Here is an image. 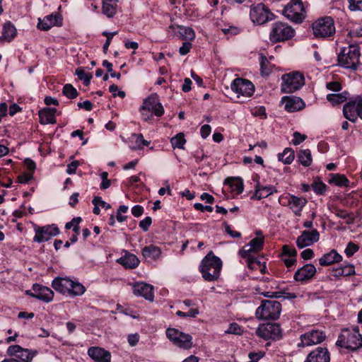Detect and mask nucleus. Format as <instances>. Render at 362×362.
Listing matches in <instances>:
<instances>
[{
  "label": "nucleus",
  "instance_id": "1",
  "mask_svg": "<svg viewBox=\"0 0 362 362\" xmlns=\"http://www.w3.org/2000/svg\"><path fill=\"white\" fill-rule=\"evenodd\" d=\"M360 42L351 40L349 42V51L346 52V47H341L337 56L338 65L345 68L356 71L360 63Z\"/></svg>",
  "mask_w": 362,
  "mask_h": 362
},
{
  "label": "nucleus",
  "instance_id": "2",
  "mask_svg": "<svg viewBox=\"0 0 362 362\" xmlns=\"http://www.w3.org/2000/svg\"><path fill=\"white\" fill-rule=\"evenodd\" d=\"M222 269L221 259L212 251L209 252L202 260L199 270L203 279L206 281H216Z\"/></svg>",
  "mask_w": 362,
  "mask_h": 362
},
{
  "label": "nucleus",
  "instance_id": "3",
  "mask_svg": "<svg viewBox=\"0 0 362 362\" xmlns=\"http://www.w3.org/2000/svg\"><path fill=\"white\" fill-rule=\"evenodd\" d=\"M336 346L351 351H355L361 348L362 334H360L358 327H354L352 331L344 329L338 336Z\"/></svg>",
  "mask_w": 362,
  "mask_h": 362
},
{
  "label": "nucleus",
  "instance_id": "4",
  "mask_svg": "<svg viewBox=\"0 0 362 362\" xmlns=\"http://www.w3.org/2000/svg\"><path fill=\"white\" fill-rule=\"evenodd\" d=\"M281 312V304L274 300H262L256 309L255 316L260 320H276Z\"/></svg>",
  "mask_w": 362,
  "mask_h": 362
},
{
  "label": "nucleus",
  "instance_id": "5",
  "mask_svg": "<svg viewBox=\"0 0 362 362\" xmlns=\"http://www.w3.org/2000/svg\"><path fill=\"white\" fill-rule=\"evenodd\" d=\"M296 35L295 30L286 23L277 21L272 25L269 40L274 43L285 42L292 39Z\"/></svg>",
  "mask_w": 362,
  "mask_h": 362
},
{
  "label": "nucleus",
  "instance_id": "6",
  "mask_svg": "<svg viewBox=\"0 0 362 362\" xmlns=\"http://www.w3.org/2000/svg\"><path fill=\"white\" fill-rule=\"evenodd\" d=\"M312 28L316 37L327 38L333 37L335 34L334 19L331 16H325L315 21Z\"/></svg>",
  "mask_w": 362,
  "mask_h": 362
},
{
  "label": "nucleus",
  "instance_id": "7",
  "mask_svg": "<svg viewBox=\"0 0 362 362\" xmlns=\"http://www.w3.org/2000/svg\"><path fill=\"white\" fill-rule=\"evenodd\" d=\"M255 334L265 341H278L283 338V330L280 324L276 322L260 324L256 329Z\"/></svg>",
  "mask_w": 362,
  "mask_h": 362
},
{
  "label": "nucleus",
  "instance_id": "8",
  "mask_svg": "<svg viewBox=\"0 0 362 362\" xmlns=\"http://www.w3.org/2000/svg\"><path fill=\"white\" fill-rule=\"evenodd\" d=\"M281 90L282 93H291L299 90L305 84V78L299 71L285 74L281 77Z\"/></svg>",
  "mask_w": 362,
  "mask_h": 362
},
{
  "label": "nucleus",
  "instance_id": "9",
  "mask_svg": "<svg viewBox=\"0 0 362 362\" xmlns=\"http://www.w3.org/2000/svg\"><path fill=\"white\" fill-rule=\"evenodd\" d=\"M283 15L291 21L300 23L305 18L302 0H291L284 8Z\"/></svg>",
  "mask_w": 362,
  "mask_h": 362
},
{
  "label": "nucleus",
  "instance_id": "10",
  "mask_svg": "<svg viewBox=\"0 0 362 362\" xmlns=\"http://www.w3.org/2000/svg\"><path fill=\"white\" fill-rule=\"evenodd\" d=\"M343 115L351 122H356L358 117L362 119V98L356 95L344 105Z\"/></svg>",
  "mask_w": 362,
  "mask_h": 362
},
{
  "label": "nucleus",
  "instance_id": "11",
  "mask_svg": "<svg viewBox=\"0 0 362 362\" xmlns=\"http://www.w3.org/2000/svg\"><path fill=\"white\" fill-rule=\"evenodd\" d=\"M250 16L254 23L264 25L273 20L275 15L266 5L260 3L251 7Z\"/></svg>",
  "mask_w": 362,
  "mask_h": 362
},
{
  "label": "nucleus",
  "instance_id": "12",
  "mask_svg": "<svg viewBox=\"0 0 362 362\" xmlns=\"http://www.w3.org/2000/svg\"><path fill=\"white\" fill-rule=\"evenodd\" d=\"M327 338L325 331L320 329L313 328L300 334V341L297 344L298 348L310 346L322 343Z\"/></svg>",
  "mask_w": 362,
  "mask_h": 362
},
{
  "label": "nucleus",
  "instance_id": "13",
  "mask_svg": "<svg viewBox=\"0 0 362 362\" xmlns=\"http://www.w3.org/2000/svg\"><path fill=\"white\" fill-rule=\"evenodd\" d=\"M165 334L168 339L175 346L184 349L192 348V337L190 334H185L175 328H168Z\"/></svg>",
  "mask_w": 362,
  "mask_h": 362
},
{
  "label": "nucleus",
  "instance_id": "14",
  "mask_svg": "<svg viewBox=\"0 0 362 362\" xmlns=\"http://www.w3.org/2000/svg\"><path fill=\"white\" fill-rule=\"evenodd\" d=\"M34 231L35 233L33 241L41 243L49 240L60 233V230L57 225L52 223L43 226L34 225Z\"/></svg>",
  "mask_w": 362,
  "mask_h": 362
},
{
  "label": "nucleus",
  "instance_id": "15",
  "mask_svg": "<svg viewBox=\"0 0 362 362\" xmlns=\"http://www.w3.org/2000/svg\"><path fill=\"white\" fill-rule=\"evenodd\" d=\"M6 354L8 356L16 358L23 362H31L33 358L37 355V350L28 349L21 347L20 345H11L8 347Z\"/></svg>",
  "mask_w": 362,
  "mask_h": 362
},
{
  "label": "nucleus",
  "instance_id": "16",
  "mask_svg": "<svg viewBox=\"0 0 362 362\" xmlns=\"http://www.w3.org/2000/svg\"><path fill=\"white\" fill-rule=\"evenodd\" d=\"M231 90L245 97H250L255 92V86L249 80L243 78H235L230 84Z\"/></svg>",
  "mask_w": 362,
  "mask_h": 362
},
{
  "label": "nucleus",
  "instance_id": "17",
  "mask_svg": "<svg viewBox=\"0 0 362 362\" xmlns=\"http://www.w3.org/2000/svg\"><path fill=\"white\" fill-rule=\"evenodd\" d=\"M317 269L313 264H306L298 269L293 275V279L302 285L310 282L315 277Z\"/></svg>",
  "mask_w": 362,
  "mask_h": 362
},
{
  "label": "nucleus",
  "instance_id": "18",
  "mask_svg": "<svg viewBox=\"0 0 362 362\" xmlns=\"http://www.w3.org/2000/svg\"><path fill=\"white\" fill-rule=\"evenodd\" d=\"M32 288L33 292L31 291H26L28 296L45 303H49L53 300L54 292L51 288L38 284H33Z\"/></svg>",
  "mask_w": 362,
  "mask_h": 362
},
{
  "label": "nucleus",
  "instance_id": "19",
  "mask_svg": "<svg viewBox=\"0 0 362 362\" xmlns=\"http://www.w3.org/2000/svg\"><path fill=\"white\" fill-rule=\"evenodd\" d=\"M281 103L284 104V109L288 112L300 111L305 107L303 100L295 95L282 97Z\"/></svg>",
  "mask_w": 362,
  "mask_h": 362
},
{
  "label": "nucleus",
  "instance_id": "20",
  "mask_svg": "<svg viewBox=\"0 0 362 362\" xmlns=\"http://www.w3.org/2000/svg\"><path fill=\"white\" fill-rule=\"evenodd\" d=\"M319 238L320 233L317 229L304 230L302 232L301 235L297 238L296 245L298 248H304L317 242Z\"/></svg>",
  "mask_w": 362,
  "mask_h": 362
},
{
  "label": "nucleus",
  "instance_id": "21",
  "mask_svg": "<svg viewBox=\"0 0 362 362\" xmlns=\"http://www.w3.org/2000/svg\"><path fill=\"white\" fill-rule=\"evenodd\" d=\"M132 291L136 296L144 297L150 302L153 301L154 289L151 284L144 282H136L132 286Z\"/></svg>",
  "mask_w": 362,
  "mask_h": 362
},
{
  "label": "nucleus",
  "instance_id": "22",
  "mask_svg": "<svg viewBox=\"0 0 362 362\" xmlns=\"http://www.w3.org/2000/svg\"><path fill=\"white\" fill-rule=\"evenodd\" d=\"M304 362H330V353L326 347L318 346L308 354Z\"/></svg>",
  "mask_w": 362,
  "mask_h": 362
},
{
  "label": "nucleus",
  "instance_id": "23",
  "mask_svg": "<svg viewBox=\"0 0 362 362\" xmlns=\"http://www.w3.org/2000/svg\"><path fill=\"white\" fill-rule=\"evenodd\" d=\"M88 354L95 362H110L111 361L110 351L103 348L91 346L88 350Z\"/></svg>",
  "mask_w": 362,
  "mask_h": 362
},
{
  "label": "nucleus",
  "instance_id": "24",
  "mask_svg": "<svg viewBox=\"0 0 362 362\" xmlns=\"http://www.w3.org/2000/svg\"><path fill=\"white\" fill-rule=\"evenodd\" d=\"M62 25V18L59 14H51L45 16L42 21H40L37 24V28L41 30H49L53 26H61Z\"/></svg>",
  "mask_w": 362,
  "mask_h": 362
},
{
  "label": "nucleus",
  "instance_id": "25",
  "mask_svg": "<svg viewBox=\"0 0 362 362\" xmlns=\"http://www.w3.org/2000/svg\"><path fill=\"white\" fill-rule=\"evenodd\" d=\"M55 107H44L38 111L39 122L41 124H55L57 122Z\"/></svg>",
  "mask_w": 362,
  "mask_h": 362
},
{
  "label": "nucleus",
  "instance_id": "26",
  "mask_svg": "<svg viewBox=\"0 0 362 362\" xmlns=\"http://www.w3.org/2000/svg\"><path fill=\"white\" fill-rule=\"evenodd\" d=\"M71 280L67 277L63 278L60 276L55 277L52 282V287L57 292L68 296L69 286Z\"/></svg>",
  "mask_w": 362,
  "mask_h": 362
},
{
  "label": "nucleus",
  "instance_id": "27",
  "mask_svg": "<svg viewBox=\"0 0 362 362\" xmlns=\"http://www.w3.org/2000/svg\"><path fill=\"white\" fill-rule=\"evenodd\" d=\"M170 28L174 30L182 40L192 41L195 38V33L190 27L180 25H172L170 26Z\"/></svg>",
  "mask_w": 362,
  "mask_h": 362
},
{
  "label": "nucleus",
  "instance_id": "28",
  "mask_svg": "<svg viewBox=\"0 0 362 362\" xmlns=\"http://www.w3.org/2000/svg\"><path fill=\"white\" fill-rule=\"evenodd\" d=\"M117 262L125 269H135L140 263L139 258L135 255L130 252H127L124 256L119 258Z\"/></svg>",
  "mask_w": 362,
  "mask_h": 362
},
{
  "label": "nucleus",
  "instance_id": "29",
  "mask_svg": "<svg viewBox=\"0 0 362 362\" xmlns=\"http://www.w3.org/2000/svg\"><path fill=\"white\" fill-rule=\"evenodd\" d=\"M161 249L155 245L151 244L144 247L141 254L145 259L157 261L161 256Z\"/></svg>",
  "mask_w": 362,
  "mask_h": 362
},
{
  "label": "nucleus",
  "instance_id": "30",
  "mask_svg": "<svg viewBox=\"0 0 362 362\" xmlns=\"http://www.w3.org/2000/svg\"><path fill=\"white\" fill-rule=\"evenodd\" d=\"M342 260V256L336 250H332L329 252L323 255L319 259L321 266H329Z\"/></svg>",
  "mask_w": 362,
  "mask_h": 362
},
{
  "label": "nucleus",
  "instance_id": "31",
  "mask_svg": "<svg viewBox=\"0 0 362 362\" xmlns=\"http://www.w3.org/2000/svg\"><path fill=\"white\" fill-rule=\"evenodd\" d=\"M307 203L308 201L305 198L298 197L293 194L291 195V204L289 207L296 216H300L303 209Z\"/></svg>",
  "mask_w": 362,
  "mask_h": 362
},
{
  "label": "nucleus",
  "instance_id": "32",
  "mask_svg": "<svg viewBox=\"0 0 362 362\" xmlns=\"http://www.w3.org/2000/svg\"><path fill=\"white\" fill-rule=\"evenodd\" d=\"M224 185H228L232 192L240 194L244 190V182L241 177H228L224 181Z\"/></svg>",
  "mask_w": 362,
  "mask_h": 362
},
{
  "label": "nucleus",
  "instance_id": "33",
  "mask_svg": "<svg viewBox=\"0 0 362 362\" xmlns=\"http://www.w3.org/2000/svg\"><path fill=\"white\" fill-rule=\"evenodd\" d=\"M247 245H246L247 247ZM245 247V246L244 247ZM253 252H249L245 251V248H243L239 250V255L243 258L246 259L247 266L250 269H256V266L261 267V262L258 257H255L252 255Z\"/></svg>",
  "mask_w": 362,
  "mask_h": 362
},
{
  "label": "nucleus",
  "instance_id": "34",
  "mask_svg": "<svg viewBox=\"0 0 362 362\" xmlns=\"http://www.w3.org/2000/svg\"><path fill=\"white\" fill-rule=\"evenodd\" d=\"M297 162L303 167H310L313 163V156L310 149H300L297 152Z\"/></svg>",
  "mask_w": 362,
  "mask_h": 362
},
{
  "label": "nucleus",
  "instance_id": "35",
  "mask_svg": "<svg viewBox=\"0 0 362 362\" xmlns=\"http://www.w3.org/2000/svg\"><path fill=\"white\" fill-rule=\"evenodd\" d=\"M17 35V30L11 21L6 22L3 25L2 37L8 42L12 41Z\"/></svg>",
  "mask_w": 362,
  "mask_h": 362
},
{
  "label": "nucleus",
  "instance_id": "36",
  "mask_svg": "<svg viewBox=\"0 0 362 362\" xmlns=\"http://www.w3.org/2000/svg\"><path fill=\"white\" fill-rule=\"evenodd\" d=\"M259 65L262 76H269L275 68V65L272 64L263 54H259Z\"/></svg>",
  "mask_w": 362,
  "mask_h": 362
},
{
  "label": "nucleus",
  "instance_id": "37",
  "mask_svg": "<svg viewBox=\"0 0 362 362\" xmlns=\"http://www.w3.org/2000/svg\"><path fill=\"white\" fill-rule=\"evenodd\" d=\"M278 160L285 165H290L295 159V152L291 148H285L282 153L277 154Z\"/></svg>",
  "mask_w": 362,
  "mask_h": 362
},
{
  "label": "nucleus",
  "instance_id": "38",
  "mask_svg": "<svg viewBox=\"0 0 362 362\" xmlns=\"http://www.w3.org/2000/svg\"><path fill=\"white\" fill-rule=\"evenodd\" d=\"M330 179L329 183L334 185L338 187H348L349 185V180L346 175L339 173H330Z\"/></svg>",
  "mask_w": 362,
  "mask_h": 362
},
{
  "label": "nucleus",
  "instance_id": "39",
  "mask_svg": "<svg viewBox=\"0 0 362 362\" xmlns=\"http://www.w3.org/2000/svg\"><path fill=\"white\" fill-rule=\"evenodd\" d=\"M109 0H103L102 12L107 18H113L117 13V2H109Z\"/></svg>",
  "mask_w": 362,
  "mask_h": 362
},
{
  "label": "nucleus",
  "instance_id": "40",
  "mask_svg": "<svg viewBox=\"0 0 362 362\" xmlns=\"http://www.w3.org/2000/svg\"><path fill=\"white\" fill-rule=\"evenodd\" d=\"M152 114H145L144 112H142V115L144 117V120H151L153 118V115H155L158 117H160L164 115L165 110L163 106V105L160 103V100H158L157 103L153 105V107H151V111Z\"/></svg>",
  "mask_w": 362,
  "mask_h": 362
},
{
  "label": "nucleus",
  "instance_id": "41",
  "mask_svg": "<svg viewBox=\"0 0 362 362\" xmlns=\"http://www.w3.org/2000/svg\"><path fill=\"white\" fill-rule=\"evenodd\" d=\"M264 244V237H256L252 238L249 245L250 247L249 249H245L246 252H258L263 249Z\"/></svg>",
  "mask_w": 362,
  "mask_h": 362
},
{
  "label": "nucleus",
  "instance_id": "42",
  "mask_svg": "<svg viewBox=\"0 0 362 362\" xmlns=\"http://www.w3.org/2000/svg\"><path fill=\"white\" fill-rule=\"evenodd\" d=\"M349 95L347 91L341 93H330L327 95V100L333 105H335L346 101Z\"/></svg>",
  "mask_w": 362,
  "mask_h": 362
},
{
  "label": "nucleus",
  "instance_id": "43",
  "mask_svg": "<svg viewBox=\"0 0 362 362\" xmlns=\"http://www.w3.org/2000/svg\"><path fill=\"white\" fill-rule=\"evenodd\" d=\"M158 100L159 97L156 93L151 94L144 100L143 105L141 106L140 110L150 112L151 111V107H153Z\"/></svg>",
  "mask_w": 362,
  "mask_h": 362
},
{
  "label": "nucleus",
  "instance_id": "44",
  "mask_svg": "<svg viewBox=\"0 0 362 362\" xmlns=\"http://www.w3.org/2000/svg\"><path fill=\"white\" fill-rule=\"evenodd\" d=\"M71 286H69V291L68 296H77L83 295L86 291L85 286L78 281H74L71 280Z\"/></svg>",
  "mask_w": 362,
  "mask_h": 362
},
{
  "label": "nucleus",
  "instance_id": "45",
  "mask_svg": "<svg viewBox=\"0 0 362 362\" xmlns=\"http://www.w3.org/2000/svg\"><path fill=\"white\" fill-rule=\"evenodd\" d=\"M75 74L78 78L83 81V83L85 86H88L90 83V81L93 78V75L90 73H86L83 67H78L75 71Z\"/></svg>",
  "mask_w": 362,
  "mask_h": 362
},
{
  "label": "nucleus",
  "instance_id": "46",
  "mask_svg": "<svg viewBox=\"0 0 362 362\" xmlns=\"http://www.w3.org/2000/svg\"><path fill=\"white\" fill-rule=\"evenodd\" d=\"M179 10L180 12H182L183 14L187 18H192L198 16V11L192 5L186 4L185 3L182 5Z\"/></svg>",
  "mask_w": 362,
  "mask_h": 362
},
{
  "label": "nucleus",
  "instance_id": "47",
  "mask_svg": "<svg viewBox=\"0 0 362 362\" xmlns=\"http://www.w3.org/2000/svg\"><path fill=\"white\" fill-rule=\"evenodd\" d=\"M170 143L174 148L184 149V145L186 143L184 134L182 132L177 134L175 136L172 137Z\"/></svg>",
  "mask_w": 362,
  "mask_h": 362
},
{
  "label": "nucleus",
  "instance_id": "48",
  "mask_svg": "<svg viewBox=\"0 0 362 362\" xmlns=\"http://www.w3.org/2000/svg\"><path fill=\"white\" fill-rule=\"evenodd\" d=\"M62 93L69 99H74L78 95L77 90L71 83H66L63 86Z\"/></svg>",
  "mask_w": 362,
  "mask_h": 362
},
{
  "label": "nucleus",
  "instance_id": "49",
  "mask_svg": "<svg viewBox=\"0 0 362 362\" xmlns=\"http://www.w3.org/2000/svg\"><path fill=\"white\" fill-rule=\"evenodd\" d=\"M311 187L314 192L317 195L324 194L328 188L327 185L321 180L314 181L311 185Z\"/></svg>",
  "mask_w": 362,
  "mask_h": 362
},
{
  "label": "nucleus",
  "instance_id": "50",
  "mask_svg": "<svg viewBox=\"0 0 362 362\" xmlns=\"http://www.w3.org/2000/svg\"><path fill=\"white\" fill-rule=\"evenodd\" d=\"M117 33H118L117 31H115V32H112V33H109L107 31H103L102 33V35L107 37V39L103 45V51L105 54H107V52L108 51V48H109V46L110 45L112 37L115 35H116Z\"/></svg>",
  "mask_w": 362,
  "mask_h": 362
},
{
  "label": "nucleus",
  "instance_id": "51",
  "mask_svg": "<svg viewBox=\"0 0 362 362\" xmlns=\"http://www.w3.org/2000/svg\"><path fill=\"white\" fill-rule=\"evenodd\" d=\"M282 256H288L290 258H296L297 250L293 247L285 245L282 247Z\"/></svg>",
  "mask_w": 362,
  "mask_h": 362
},
{
  "label": "nucleus",
  "instance_id": "52",
  "mask_svg": "<svg viewBox=\"0 0 362 362\" xmlns=\"http://www.w3.org/2000/svg\"><path fill=\"white\" fill-rule=\"evenodd\" d=\"M255 191L253 194L251 196L250 199L252 200H261L264 198V194L261 188V183L255 185Z\"/></svg>",
  "mask_w": 362,
  "mask_h": 362
},
{
  "label": "nucleus",
  "instance_id": "53",
  "mask_svg": "<svg viewBox=\"0 0 362 362\" xmlns=\"http://www.w3.org/2000/svg\"><path fill=\"white\" fill-rule=\"evenodd\" d=\"M349 9L351 11H362V0H347Z\"/></svg>",
  "mask_w": 362,
  "mask_h": 362
},
{
  "label": "nucleus",
  "instance_id": "54",
  "mask_svg": "<svg viewBox=\"0 0 362 362\" xmlns=\"http://www.w3.org/2000/svg\"><path fill=\"white\" fill-rule=\"evenodd\" d=\"M358 250L359 246L358 245L354 243L353 242H349L346 245L344 252L348 257H350L354 255V254L356 253Z\"/></svg>",
  "mask_w": 362,
  "mask_h": 362
},
{
  "label": "nucleus",
  "instance_id": "55",
  "mask_svg": "<svg viewBox=\"0 0 362 362\" xmlns=\"http://www.w3.org/2000/svg\"><path fill=\"white\" fill-rule=\"evenodd\" d=\"M222 32L228 36L238 35L241 32V29L235 26H229L221 29Z\"/></svg>",
  "mask_w": 362,
  "mask_h": 362
},
{
  "label": "nucleus",
  "instance_id": "56",
  "mask_svg": "<svg viewBox=\"0 0 362 362\" xmlns=\"http://www.w3.org/2000/svg\"><path fill=\"white\" fill-rule=\"evenodd\" d=\"M292 144L294 146L299 145L302 142H303L306 139L307 136L305 134H302L298 132H295L293 134Z\"/></svg>",
  "mask_w": 362,
  "mask_h": 362
},
{
  "label": "nucleus",
  "instance_id": "57",
  "mask_svg": "<svg viewBox=\"0 0 362 362\" xmlns=\"http://www.w3.org/2000/svg\"><path fill=\"white\" fill-rule=\"evenodd\" d=\"M332 212L334 213L337 217L346 219L349 217V214L344 209H341L337 206L333 207Z\"/></svg>",
  "mask_w": 362,
  "mask_h": 362
},
{
  "label": "nucleus",
  "instance_id": "58",
  "mask_svg": "<svg viewBox=\"0 0 362 362\" xmlns=\"http://www.w3.org/2000/svg\"><path fill=\"white\" fill-rule=\"evenodd\" d=\"M92 204H97L105 210L111 209V205L102 199V197L95 196L92 200Z\"/></svg>",
  "mask_w": 362,
  "mask_h": 362
},
{
  "label": "nucleus",
  "instance_id": "59",
  "mask_svg": "<svg viewBox=\"0 0 362 362\" xmlns=\"http://www.w3.org/2000/svg\"><path fill=\"white\" fill-rule=\"evenodd\" d=\"M261 188L264 192V198L273 194L274 193L278 192L276 188L273 185L264 186L261 185Z\"/></svg>",
  "mask_w": 362,
  "mask_h": 362
},
{
  "label": "nucleus",
  "instance_id": "60",
  "mask_svg": "<svg viewBox=\"0 0 362 362\" xmlns=\"http://www.w3.org/2000/svg\"><path fill=\"white\" fill-rule=\"evenodd\" d=\"M152 223V218L150 216H146L145 218L141 220L139 222V227L144 231H148L149 229V227L151 226Z\"/></svg>",
  "mask_w": 362,
  "mask_h": 362
},
{
  "label": "nucleus",
  "instance_id": "61",
  "mask_svg": "<svg viewBox=\"0 0 362 362\" xmlns=\"http://www.w3.org/2000/svg\"><path fill=\"white\" fill-rule=\"evenodd\" d=\"M33 179V175L24 173L21 175H19L17 177L16 182L21 183V184H27L29 182L30 180Z\"/></svg>",
  "mask_w": 362,
  "mask_h": 362
},
{
  "label": "nucleus",
  "instance_id": "62",
  "mask_svg": "<svg viewBox=\"0 0 362 362\" xmlns=\"http://www.w3.org/2000/svg\"><path fill=\"white\" fill-rule=\"evenodd\" d=\"M326 87L328 90L338 92L340 91L342 89L341 84L338 81H331L327 83Z\"/></svg>",
  "mask_w": 362,
  "mask_h": 362
},
{
  "label": "nucleus",
  "instance_id": "63",
  "mask_svg": "<svg viewBox=\"0 0 362 362\" xmlns=\"http://www.w3.org/2000/svg\"><path fill=\"white\" fill-rule=\"evenodd\" d=\"M192 47V45L190 42H184L179 49V53L182 56L186 55L190 52Z\"/></svg>",
  "mask_w": 362,
  "mask_h": 362
},
{
  "label": "nucleus",
  "instance_id": "64",
  "mask_svg": "<svg viewBox=\"0 0 362 362\" xmlns=\"http://www.w3.org/2000/svg\"><path fill=\"white\" fill-rule=\"evenodd\" d=\"M80 163L78 160H74L71 163L67 165V168L66 172L69 175H73L76 173L77 168L79 166Z\"/></svg>",
  "mask_w": 362,
  "mask_h": 362
}]
</instances>
